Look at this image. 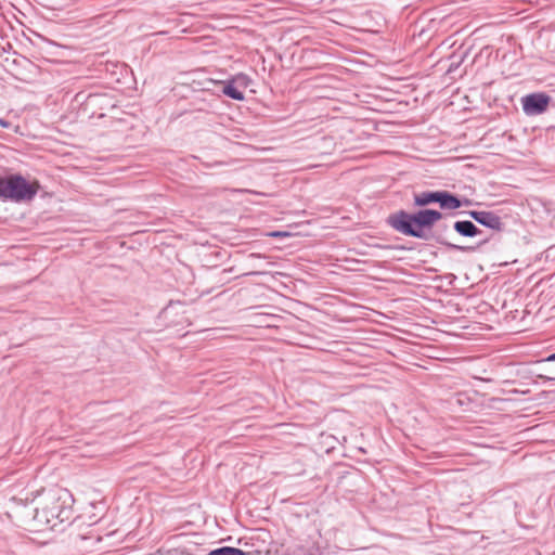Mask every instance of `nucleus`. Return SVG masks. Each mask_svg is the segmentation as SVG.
<instances>
[{
  "label": "nucleus",
  "instance_id": "f257e3e1",
  "mask_svg": "<svg viewBox=\"0 0 555 555\" xmlns=\"http://www.w3.org/2000/svg\"><path fill=\"white\" fill-rule=\"evenodd\" d=\"M443 218L442 211L433 208H418L414 211L404 209L391 212L386 223L391 229L405 236L417 240H434L437 244L452 251H473L475 248L469 245H457L447 240L441 232H433L434 227Z\"/></svg>",
  "mask_w": 555,
  "mask_h": 555
},
{
  "label": "nucleus",
  "instance_id": "f03ea898",
  "mask_svg": "<svg viewBox=\"0 0 555 555\" xmlns=\"http://www.w3.org/2000/svg\"><path fill=\"white\" fill-rule=\"evenodd\" d=\"M39 188L37 181L31 183L21 173L0 176V199L3 202H30L36 197Z\"/></svg>",
  "mask_w": 555,
  "mask_h": 555
},
{
  "label": "nucleus",
  "instance_id": "7ed1b4c3",
  "mask_svg": "<svg viewBox=\"0 0 555 555\" xmlns=\"http://www.w3.org/2000/svg\"><path fill=\"white\" fill-rule=\"evenodd\" d=\"M552 98L545 92H532L521 98L522 111L528 116H537L545 113Z\"/></svg>",
  "mask_w": 555,
  "mask_h": 555
},
{
  "label": "nucleus",
  "instance_id": "20e7f679",
  "mask_svg": "<svg viewBox=\"0 0 555 555\" xmlns=\"http://www.w3.org/2000/svg\"><path fill=\"white\" fill-rule=\"evenodd\" d=\"M465 214L475 221L476 224L485 227L492 231H502L504 223L502 218L491 210H468Z\"/></svg>",
  "mask_w": 555,
  "mask_h": 555
},
{
  "label": "nucleus",
  "instance_id": "39448f33",
  "mask_svg": "<svg viewBox=\"0 0 555 555\" xmlns=\"http://www.w3.org/2000/svg\"><path fill=\"white\" fill-rule=\"evenodd\" d=\"M473 204L472 199L460 196L448 190H439L438 206L439 210H456Z\"/></svg>",
  "mask_w": 555,
  "mask_h": 555
},
{
  "label": "nucleus",
  "instance_id": "423d86ee",
  "mask_svg": "<svg viewBox=\"0 0 555 555\" xmlns=\"http://www.w3.org/2000/svg\"><path fill=\"white\" fill-rule=\"evenodd\" d=\"M453 230L462 237L474 238L481 236L483 231L478 228L475 221L472 220H456L453 225Z\"/></svg>",
  "mask_w": 555,
  "mask_h": 555
},
{
  "label": "nucleus",
  "instance_id": "0eeeda50",
  "mask_svg": "<svg viewBox=\"0 0 555 555\" xmlns=\"http://www.w3.org/2000/svg\"><path fill=\"white\" fill-rule=\"evenodd\" d=\"M64 499V491H62L61 494L57 496L52 498V502L50 505H47L42 508L41 515L46 519L47 524H51V527L53 528L56 524L54 520H57L60 517V511Z\"/></svg>",
  "mask_w": 555,
  "mask_h": 555
},
{
  "label": "nucleus",
  "instance_id": "6e6552de",
  "mask_svg": "<svg viewBox=\"0 0 555 555\" xmlns=\"http://www.w3.org/2000/svg\"><path fill=\"white\" fill-rule=\"evenodd\" d=\"M439 190H426L413 193V206L417 208H428L429 205H438Z\"/></svg>",
  "mask_w": 555,
  "mask_h": 555
},
{
  "label": "nucleus",
  "instance_id": "1a4fd4ad",
  "mask_svg": "<svg viewBox=\"0 0 555 555\" xmlns=\"http://www.w3.org/2000/svg\"><path fill=\"white\" fill-rule=\"evenodd\" d=\"M247 76L241 74L236 77V79L227 80L223 82L222 86V92L228 98L235 100V101H243L244 100V93L241 91L236 86L235 81L240 80H246Z\"/></svg>",
  "mask_w": 555,
  "mask_h": 555
},
{
  "label": "nucleus",
  "instance_id": "9d476101",
  "mask_svg": "<svg viewBox=\"0 0 555 555\" xmlns=\"http://www.w3.org/2000/svg\"><path fill=\"white\" fill-rule=\"evenodd\" d=\"M68 500H73V496L68 491L64 490V499L60 511V517L57 518L59 522L70 521L73 511L67 505Z\"/></svg>",
  "mask_w": 555,
  "mask_h": 555
},
{
  "label": "nucleus",
  "instance_id": "9b49d317",
  "mask_svg": "<svg viewBox=\"0 0 555 555\" xmlns=\"http://www.w3.org/2000/svg\"><path fill=\"white\" fill-rule=\"evenodd\" d=\"M207 555H248L247 552L233 547V546H221L210 551Z\"/></svg>",
  "mask_w": 555,
  "mask_h": 555
},
{
  "label": "nucleus",
  "instance_id": "f8f14e48",
  "mask_svg": "<svg viewBox=\"0 0 555 555\" xmlns=\"http://www.w3.org/2000/svg\"><path fill=\"white\" fill-rule=\"evenodd\" d=\"M106 100H107L106 94H98V93L89 94L88 100H87V105L95 106Z\"/></svg>",
  "mask_w": 555,
  "mask_h": 555
},
{
  "label": "nucleus",
  "instance_id": "ddd939ff",
  "mask_svg": "<svg viewBox=\"0 0 555 555\" xmlns=\"http://www.w3.org/2000/svg\"><path fill=\"white\" fill-rule=\"evenodd\" d=\"M267 235L274 238H281L291 236V233L287 231H271Z\"/></svg>",
  "mask_w": 555,
  "mask_h": 555
},
{
  "label": "nucleus",
  "instance_id": "4468645a",
  "mask_svg": "<svg viewBox=\"0 0 555 555\" xmlns=\"http://www.w3.org/2000/svg\"><path fill=\"white\" fill-rule=\"evenodd\" d=\"M491 237L489 236H481L478 243L475 246H473L475 249L472 253L481 249L485 245L489 243Z\"/></svg>",
  "mask_w": 555,
  "mask_h": 555
},
{
  "label": "nucleus",
  "instance_id": "2eb2a0df",
  "mask_svg": "<svg viewBox=\"0 0 555 555\" xmlns=\"http://www.w3.org/2000/svg\"><path fill=\"white\" fill-rule=\"evenodd\" d=\"M537 379L542 380L543 383L555 382V377L546 376V375H543V374H538L537 375Z\"/></svg>",
  "mask_w": 555,
  "mask_h": 555
},
{
  "label": "nucleus",
  "instance_id": "dca6fc26",
  "mask_svg": "<svg viewBox=\"0 0 555 555\" xmlns=\"http://www.w3.org/2000/svg\"><path fill=\"white\" fill-rule=\"evenodd\" d=\"M0 127L10 129L12 127V124L8 121L7 119L0 117Z\"/></svg>",
  "mask_w": 555,
  "mask_h": 555
},
{
  "label": "nucleus",
  "instance_id": "f3484780",
  "mask_svg": "<svg viewBox=\"0 0 555 555\" xmlns=\"http://www.w3.org/2000/svg\"><path fill=\"white\" fill-rule=\"evenodd\" d=\"M545 362H555V351L551 354H548L545 359H543Z\"/></svg>",
  "mask_w": 555,
  "mask_h": 555
},
{
  "label": "nucleus",
  "instance_id": "a211bd4d",
  "mask_svg": "<svg viewBox=\"0 0 555 555\" xmlns=\"http://www.w3.org/2000/svg\"><path fill=\"white\" fill-rule=\"evenodd\" d=\"M448 231V225H444L442 230H438L437 232H441L443 234V232H447Z\"/></svg>",
  "mask_w": 555,
  "mask_h": 555
}]
</instances>
